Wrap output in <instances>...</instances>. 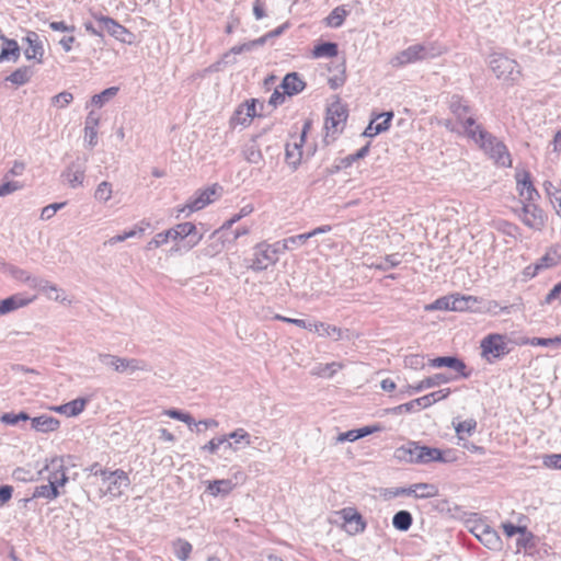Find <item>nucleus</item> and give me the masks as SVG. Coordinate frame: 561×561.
I'll return each mask as SVG.
<instances>
[{"instance_id":"nucleus-1","label":"nucleus","mask_w":561,"mask_h":561,"mask_svg":"<svg viewBox=\"0 0 561 561\" xmlns=\"http://www.w3.org/2000/svg\"><path fill=\"white\" fill-rule=\"evenodd\" d=\"M202 239L196 226L192 222L179 224L175 227L160 232L149 242L148 245H164L173 242L175 245H196Z\"/></svg>"},{"instance_id":"nucleus-2","label":"nucleus","mask_w":561,"mask_h":561,"mask_svg":"<svg viewBox=\"0 0 561 561\" xmlns=\"http://www.w3.org/2000/svg\"><path fill=\"white\" fill-rule=\"evenodd\" d=\"M474 141L495 164L501 167H511L512 158L507 147L497 137L481 128L471 139Z\"/></svg>"},{"instance_id":"nucleus-3","label":"nucleus","mask_w":561,"mask_h":561,"mask_svg":"<svg viewBox=\"0 0 561 561\" xmlns=\"http://www.w3.org/2000/svg\"><path fill=\"white\" fill-rule=\"evenodd\" d=\"M449 108L454 114L457 124L462 129V135L472 139L483 126L477 123L472 108L468 102L459 95H453L449 101Z\"/></svg>"},{"instance_id":"nucleus-4","label":"nucleus","mask_w":561,"mask_h":561,"mask_svg":"<svg viewBox=\"0 0 561 561\" xmlns=\"http://www.w3.org/2000/svg\"><path fill=\"white\" fill-rule=\"evenodd\" d=\"M440 54L442 49L433 43L415 44L397 54L392 58L391 65L393 67H401L420 60L435 58Z\"/></svg>"},{"instance_id":"nucleus-5","label":"nucleus","mask_w":561,"mask_h":561,"mask_svg":"<svg viewBox=\"0 0 561 561\" xmlns=\"http://www.w3.org/2000/svg\"><path fill=\"white\" fill-rule=\"evenodd\" d=\"M253 210L254 207L251 204L243 206L238 214L233 215L221 226L219 230L216 231L215 234L217 236L218 240H221L222 245H225V243H233L238 240L239 237L248 233L247 228L232 229V226L243 217L249 216Z\"/></svg>"},{"instance_id":"nucleus-6","label":"nucleus","mask_w":561,"mask_h":561,"mask_svg":"<svg viewBox=\"0 0 561 561\" xmlns=\"http://www.w3.org/2000/svg\"><path fill=\"white\" fill-rule=\"evenodd\" d=\"M98 360L102 365L112 368L117 373H125L127 370L130 373L136 370H149L148 365L144 360L137 358L119 357L110 353H99Z\"/></svg>"},{"instance_id":"nucleus-7","label":"nucleus","mask_w":561,"mask_h":561,"mask_svg":"<svg viewBox=\"0 0 561 561\" xmlns=\"http://www.w3.org/2000/svg\"><path fill=\"white\" fill-rule=\"evenodd\" d=\"M480 347L482 350V356L485 357L489 363H493L495 359H500L510 353L507 337L499 333L486 335L481 341Z\"/></svg>"},{"instance_id":"nucleus-8","label":"nucleus","mask_w":561,"mask_h":561,"mask_svg":"<svg viewBox=\"0 0 561 561\" xmlns=\"http://www.w3.org/2000/svg\"><path fill=\"white\" fill-rule=\"evenodd\" d=\"M489 65L499 79L515 80L519 75L518 64L500 53L490 55Z\"/></svg>"},{"instance_id":"nucleus-9","label":"nucleus","mask_w":561,"mask_h":561,"mask_svg":"<svg viewBox=\"0 0 561 561\" xmlns=\"http://www.w3.org/2000/svg\"><path fill=\"white\" fill-rule=\"evenodd\" d=\"M278 248H255V252L244 259V265L255 272L264 271L278 261Z\"/></svg>"},{"instance_id":"nucleus-10","label":"nucleus","mask_w":561,"mask_h":561,"mask_svg":"<svg viewBox=\"0 0 561 561\" xmlns=\"http://www.w3.org/2000/svg\"><path fill=\"white\" fill-rule=\"evenodd\" d=\"M102 482L106 484V490L104 491V495H110L112 497L122 496L124 489L130 485V479L127 472L122 469H116L114 471L103 472Z\"/></svg>"},{"instance_id":"nucleus-11","label":"nucleus","mask_w":561,"mask_h":561,"mask_svg":"<svg viewBox=\"0 0 561 561\" xmlns=\"http://www.w3.org/2000/svg\"><path fill=\"white\" fill-rule=\"evenodd\" d=\"M450 389L445 388L437 391H434L432 393H428L426 396H423L421 398L411 400L407 403L400 404L393 409L394 412H413L419 411L421 409H426L431 407L432 404L446 399L450 394Z\"/></svg>"},{"instance_id":"nucleus-12","label":"nucleus","mask_w":561,"mask_h":561,"mask_svg":"<svg viewBox=\"0 0 561 561\" xmlns=\"http://www.w3.org/2000/svg\"><path fill=\"white\" fill-rule=\"evenodd\" d=\"M347 119V110L341 102H333L327 108L325 116V129L329 133L337 134L343 130L345 122Z\"/></svg>"},{"instance_id":"nucleus-13","label":"nucleus","mask_w":561,"mask_h":561,"mask_svg":"<svg viewBox=\"0 0 561 561\" xmlns=\"http://www.w3.org/2000/svg\"><path fill=\"white\" fill-rule=\"evenodd\" d=\"M94 19L100 27L108 35L122 43L131 44L133 34L116 20L106 15H95Z\"/></svg>"},{"instance_id":"nucleus-14","label":"nucleus","mask_w":561,"mask_h":561,"mask_svg":"<svg viewBox=\"0 0 561 561\" xmlns=\"http://www.w3.org/2000/svg\"><path fill=\"white\" fill-rule=\"evenodd\" d=\"M340 514L344 520L345 530L350 535L355 536L365 531L367 524L356 508L345 507L340 512Z\"/></svg>"},{"instance_id":"nucleus-15","label":"nucleus","mask_w":561,"mask_h":561,"mask_svg":"<svg viewBox=\"0 0 561 561\" xmlns=\"http://www.w3.org/2000/svg\"><path fill=\"white\" fill-rule=\"evenodd\" d=\"M420 450V442L409 440L407 444L396 448L393 456L397 460L405 463L423 465Z\"/></svg>"},{"instance_id":"nucleus-16","label":"nucleus","mask_w":561,"mask_h":561,"mask_svg":"<svg viewBox=\"0 0 561 561\" xmlns=\"http://www.w3.org/2000/svg\"><path fill=\"white\" fill-rule=\"evenodd\" d=\"M519 217L528 227L538 229L542 226L545 216L535 202H529L524 204Z\"/></svg>"},{"instance_id":"nucleus-17","label":"nucleus","mask_w":561,"mask_h":561,"mask_svg":"<svg viewBox=\"0 0 561 561\" xmlns=\"http://www.w3.org/2000/svg\"><path fill=\"white\" fill-rule=\"evenodd\" d=\"M517 188L519 196L525 203L535 202L539 197L538 191L535 188L530 173L525 171L516 175Z\"/></svg>"},{"instance_id":"nucleus-18","label":"nucleus","mask_w":561,"mask_h":561,"mask_svg":"<svg viewBox=\"0 0 561 561\" xmlns=\"http://www.w3.org/2000/svg\"><path fill=\"white\" fill-rule=\"evenodd\" d=\"M428 365L434 368L448 367L457 371L463 378H468L470 376V374L466 371L467 366L465 362L457 356L435 357L430 359Z\"/></svg>"},{"instance_id":"nucleus-19","label":"nucleus","mask_w":561,"mask_h":561,"mask_svg":"<svg viewBox=\"0 0 561 561\" xmlns=\"http://www.w3.org/2000/svg\"><path fill=\"white\" fill-rule=\"evenodd\" d=\"M476 538L488 549L493 551L502 550L503 542L499 533L488 525L481 526V534H477L472 530Z\"/></svg>"},{"instance_id":"nucleus-20","label":"nucleus","mask_w":561,"mask_h":561,"mask_svg":"<svg viewBox=\"0 0 561 561\" xmlns=\"http://www.w3.org/2000/svg\"><path fill=\"white\" fill-rule=\"evenodd\" d=\"M214 195H215L214 188H206L204 191L197 192L193 197H191L187 201V203L181 209V211L184 213L187 210V213L191 214V213L201 210L214 201L213 199Z\"/></svg>"},{"instance_id":"nucleus-21","label":"nucleus","mask_w":561,"mask_h":561,"mask_svg":"<svg viewBox=\"0 0 561 561\" xmlns=\"http://www.w3.org/2000/svg\"><path fill=\"white\" fill-rule=\"evenodd\" d=\"M36 299V296L26 297L23 294H15L5 299L0 300L1 316L8 314L20 308L26 307Z\"/></svg>"},{"instance_id":"nucleus-22","label":"nucleus","mask_w":561,"mask_h":561,"mask_svg":"<svg viewBox=\"0 0 561 561\" xmlns=\"http://www.w3.org/2000/svg\"><path fill=\"white\" fill-rule=\"evenodd\" d=\"M24 39L28 45L24 50L25 58L28 60L35 59L38 64H42L44 48L38 34L35 32H28Z\"/></svg>"},{"instance_id":"nucleus-23","label":"nucleus","mask_w":561,"mask_h":561,"mask_svg":"<svg viewBox=\"0 0 561 561\" xmlns=\"http://www.w3.org/2000/svg\"><path fill=\"white\" fill-rule=\"evenodd\" d=\"M255 115L256 104L255 100H252L251 102H247L245 104L240 105L236 110L233 116L231 117V123L233 125L247 126Z\"/></svg>"},{"instance_id":"nucleus-24","label":"nucleus","mask_w":561,"mask_h":561,"mask_svg":"<svg viewBox=\"0 0 561 561\" xmlns=\"http://www.w3.org/2000/svg\"><path fill=\"white\" fill-rule=\"evenodd\" d=\"M393 117L392 112H386L377 115L375 119H373L369 125L366 127L364 131V136L374 137L385 130H387L390 126V122Z\"/></svg>"},{"instance_id":"nucleus-25","label":"nucleus","mask_w":561,"mask_h":561,"mask_svg":"<svg viewBox=\"0 0 561 561\" xmlns=\"http://www.w3.org/2000/svg\"><path fill=\"white\" fill-rule=\"evenodd\" d=\"M457 377L448 376L444 373H438L433 376L426 377L416 385H413V387H410V389L414 392H421L425 389L438 387L443 383H448L453 380H455Z\"/></svg>"},{"instance_id":"nucleus-26","label":"nucleus","mask_w":561,"mask_h":561,"mask_svg":"<svg viewBox=\"0 0 561 561\" xmlns=\"http://www.w3.org/2000/svg\"><path fill=\"white\" fill-rule=\"evenodd\" d=\"M397 494L413 495L416 499L432 497L437 494V488L430 483H415L407 489H401Z\"/></svg>"},{"instance_id":"nucleus-27","label":"nucleus","mask_w":561,"mask_h":561,"mask_svg":"<svg viewBox=\"0 0 561 561\" xmlns=\"http://www.w3.org/2000/svg\"><path fill=\"white\" fill-rule=\"evenodd\" d=\"M49 466L47 467V469ZM50 468L53 469V472L48 476V482L50 485H54L57 490L59 486H64L67 481L68 477L66 476L62 459H53L50 462Z\"/></svg>"},{"instance_id":"nucleus-28","label":"nucleus","mask_w":561,"mask_h":561,"mask_svg":"<svg viewBox=\"0 0 561 561\" xmlns=\"http://www.w3.org/2000/svg\"><path fill=\"white\" fill-rule=\"evenodd\" d=\"M0 39L3 42V47L0 53V62L4 60L16 61L21 55V49L15 39H11L5 37L4 35H0Z\"/></svg>"},{"instance_id":"nucleus-29","label":"nucleus","mask_w":561,"mask_h":561,"mask_svg":"<svg viewBox=\"0 0 561 561\" xmlns=\"http://www.w3.org/2000/svg\"><path fill=\"white\" fill-rule=\"evenodd\" d=\"M60 425L59 420L49 415L32 417L31 426L37 432L49 433L57 431Z\"/></svg>"},{"instance_id":"nucleus-30","label":"nucleus","mask_w":561,"mask_h":561,"mask_svg":"<svg viewBox=\"0 0 561 561\" xmlns=\"http://www.w3.org/2000/svg\"><path fill=\"white\" fill-rule=\"evenodd\" d=\"M279 88L284 90V93H286L287 96H291L304 90L305 82L296 72H293L285 76Z\"/></svg>"},{"instance_id":"nucleus-31","label":"nucleus","mask_w":561,"mask_h":561,"mask_svg":"<svg viewBox=\"0 0 561 561\" xmlns=\"http://www.w3.org/2000/svg\"><path fill=\"white\" fill-rule=\"evenodd\" d=\"M70 187L81 186L84 181V168L81 165H69L61 174Z\"/></svg>"},{"instance_id":"nucleus-32","label":"nucleus","mask_w":561,"mask_h":561,"mask_svg":"<svg viewBox=\"0 0 561 561\" xmlns=\"http://www.w3.org/2000/svg\"><path fill=\"white\" fill-rule=\"evenodd\" d=\"M307 127H308V124H306L304 127L299 144L295 142L294 145L288 144L286 146V162L289 165H293L294 168H297V165L300 163V160H301V156H302L301 145L305 141Z\"/></svg>"},{"instance_id":"nucleus-33","label":"nucleus","mask_w":561,"mask_h":561,"mask_svg":"<svg viewBox=\"0 0 561 561\" xmlns=\"http://www.w3.org/2000/svg\"><path fill=\"white\" fill-rule=\"evenodd\" d=\"M310 331H313L323 337H333L335 341L341 340L343 336V331L341 328H337L335 325H331V324H328L324 322L311 323Z\"/></svg>"},{"instance_id":"nucleus-34","label":"nucleus","mask_w":561,"mask_h":561,"mask_svg":"<svg viewBox=\"0 0 561 561\" xmlns=\"http://www.w3.org/2000/svg\"><path fill=\"white\" fill-rule=\"evenodd\" d=\"M420 453L423 458V465H427L431 462H447L448 461V459L445 457L446 451H444L439 448H436V447L421 445Z\"/></svg>"},{"instance_id":"nucleus-35","label":"nucleus","mask_w":561,"mask_h":561,"mask_svg":"<svg viewBox=\"0 0 561 561\" xmlns=\"http://www.w3.org/2000/svg\"><path fill=\"white\" fill-rule=\"evenodd\" d=\"M50 251L44 255V264L46 266L56 265L58 263L67 264L70 261V254L62 248H49Z\"/></svg>"},{"instance_id":"nucleus-36","label":"nucleus","mask_w":561,"mask_h":561,"mask_svg":"<svg viewBox=\"0 0 561 561\" xmlns=\"http://www.w3.org/2000/svg\"><path fill=\"white\" fill-rule=\"evenodd\" d=\"M244 159L252 164H260L263 162V154L259 145L256 144V138L251 139L249 144H247L242 150Z\"/></svg>"},{"instance_id":"nucleus-37","label":"nucleus","mask_w":561,"mask_h":561,"mask_svg":"<svg viewBox=\"0 0 561 561\" xmlns=\"http://www.w3.org/2000/svg\"><path fill=\"white\" fill-rule=\"evenodd\" d=\"M33 76L31 67L24 66L14 70L10 76L7 77V81L20 87L26 84Z\"/></svg>"},{"instance_id":"nucleus-38","label":"nucleus","mask_w":561,"mask_h":561,"mask_svg":"<svg viewBox=\"0 0 561 561\" xmlns=\"http://www.w3.org/2000/svg\"><path fill=\"white\" fill-rule=\"evenodd\" d=\"M412 523L413 517L409 511H399L392 517V525L399 531H408Z\"/></svg>"},{"instance_id":"nucleus-39","label":"nucleus","mask_w":561,"mask_h":561,"mask_svg":"<svg viewBox=\"0 0 561 561\" xmlns=\"http://www.w3.org/2000/svg\"><path fill=\"white\" fill-rule=\"evenodd\" d=\"M350 11L344 5L334 8L331 13L325 18V23L330 27H340L348 15Z\"/></svg>"},{"instance_id":"nucleus-40","label":"nucleus","mask_w":561,"mask_h":561,"mask_svg":"<svg viewBox=\"0 0 561 561\" xmlns=\"http://www.w3.org/2000/svg\"><path fill=\"white\" fill-rule=\"evenodd\" d=\"M330 229H331L330 226H324V227L316 228L314 230H312L310 232H306V233H300V234L288 237V238L283 240V244L282 245H288L289 243H291V244L306 243L310 238H312V237H314V236H317L319 233L327 232Z\"/></svg>"},{"instance_id":"nucleus-41","label":"nucleus","mask_w":561,"mask_h":561,"mask_svg":"<svg viewBox=\"0 0 561 561\" xmlns=\"http://www.w3.org/2000/svg\"><path fill=\"white\" fill-rule=\"evenodd\" d=\"M478 302V298L474 296H462L453 295V307L454 311H468L473 310L474 304Z\"/></svg>"},{"instance_id":"nucleus-42","label":"nucleus","mask_w":561,"mask_h":561,"mask_svg":"<svg viewBox=\"0 0 561 561\" xmlns=\"http://www.w3.org/2000/svg\"><path fill=\"white\" fill-rule=\"evenodd\" d=\"M234 484L231 480L222 479V480H215L210 482L207 486V490L209 493L214 496L217 495H227L231 492Z\"/></svg>"},{"instance_id":"nucleus-43","label":"nucleus","mask_w":561,"mask_h":561,"mask_svg":"<svg viewBox=\"0 0 561 561\" xmlns=\"http://www.w3.org/2000/svg\"><path fill=\"white\" fill-rule=\"evenodd\" d=\"M339 53L337 44L332 42H324L320 43L314 46L312 50V56L314 58H322V57H335Z\"/></svg>"},{"instance_id":"nucleus-44","label":"nucleus","mask_w":561,"mask_h":561,"mask_svg":"<svg viewBox=\"0 0 561 561\" xmlns=\"http://www.w3.org/2000/svg\"><path fill=\"white\" fill-rule=\"evenodd\" d=\"M173 552L175 557L181 561H186L190 558V554L192 552V545L182 538H178L172 543Z\"/></svg>"},{"instance_id":"nucleus-45","label":"nucleus","mask_w":561,"mask_h":561,"mask_svg":"<svg viewBox=\"0 0 561 561\" xmlns=\"http://www.w3.org/2000/svg\"><path fill=\"white\" fill-rule=\"evenodd\" d=\"M401 263V255L399 253H393L386 255L382 259L377 260L376 262H373L370 266L387 271L389 268H392Z\"/></svg>"},{"instance_id":"nucleus-46","label":"nucleus","mask_w":561,"mask_h":561,"mask_svg":"<svg viewBox=\"0 0 561 561\" xmlns=\"http://www.w3.org/2000/svg\"><path fill=\"white\" fill-rule=\"evenodd\" d=\"M118 92L117 87H111L105 90H103L99 94H94L90 101L91 105L102 107L104 104H106L110 100H112Z\"/></svg>"},{"instance_id":"nucleus-47","label":"nucleus","mask_w":561,"mask_h":561,"mask_svg":"<svg viewBox=\"0 0 561 561\" xmlns=\"http://www.w3.org/2000/svg\"><path fill=\"white\" fill-rule=\"evenodd\" d=\"M88 403V399L77 398L68 403H65L64 414L67 416H77L80 414Z\"/></svg>"},{"instance_id":"nucleus-48","label":"nucleus","mask_w":561,"mask_h":561,"mask_svg":"<svg viewBox=\"0 0 561 561\" xmlns=\"http://www.w3.org/2000/svg\"><path fill=\"white\" fill-rule=\"evenodd\" d=\"M60 492L54 485L42 484L35 488L33 497H44L47 500H55L59 496Z\"/></svg>"},{"instance_id":"nucleus-49","label":"nucleus","mask_w":561,"mask_h":561,"mask_svg":"<svg viewBox=\"0 0 561 561\" xmlns=\"http://www.w3.org/2000/svg\"><path fill=\"white\" fill-rule=\"evenodd\" d=\"M38 289L44 291L49 299H54L56 301H62L64 298H60V296L57 294L59 291L58 287L50 282L41 278L38 282Z\"/></svg>"},{"instance_id":"nucleus-50","label":"nucleus","mask_w":561,"mask_h":561,"mask_svg":"<svg viewBox=\"0 0 561 561\" xmlns=\"http://www.w3.org/2000/svg\"><path fill=\"white\" fill-rule=\"evenodd\" d=\"M142 232H144L142 228H133V229L126 230L122 233H116V234L112 236L106 242H104V244L106 245V243H110L111 245H113L115 243H121L129 238H135L137 236H140Z\"/></svg>"},{"instance_id":"nucleus-51","label":"nucleus","mask_w":561,"mask_h":561,"mask_svg":"<svg viewBox=\"0 0 561 561\" xmlns=\"http://www.w3.org/2000/svg\"><path fill=\"white\" fill-rule=\"evenodd\" d=\"M561 261V252L559 253L557 250L552 252H548L543 255L536 264L541 270L549 268L556 266Z\"/></svg>"},{"instance_id":"nucleus-52","label":"nucleus","mask_w":561,"mask_h":561,"mask_svg":"<svg viewBox=\"0 0 561 561\" xmlns=\"http://www.w3.org/2000/svg\"><path fill=\"white\" fill-rule=\"evenodd\" d=\"M113 193L112 184L107 181L101 182L95 192H94V198L98 202L106 203L111 199Z\"/></svg>"},{"instance_id":"nucleus-53","label":"nucleus","mask_w":561,"mask_h":561,"mask_svg":"<svg viewBox=\"0 0 561 561\" xmlns=\"http://www.w3.org/2000/svg\"><path fill=\"white\" fill-rule=\"evenodd\" d=\"M427 310H449L454 311L453 295L444 296L436 299L433 304L426 307Z\"/></svg>"},{"instance_id":"nucleus-54","label":"nucleus","mask_w":561,"mask_h":561,"mask_svg":"<svg viewBox=\"0 0 561 561\" xmlns=\"http://www.w3.org/2000/svg\"><path fill=\"white\" fill-rule=\"evenodd\" d=\"M73 101L72 93L62 91L51 98V104L58 108H65Z\"/></svg>"},{"instance_id":"nucleus-55","label":"nucleus","mask_w":561,"mask_h":561,"mask_svg":"<svg viewBox=\"0 0 561 561\" xmlns=\"http://www.w3.org/2000/svg\"><path fill=\"white\" fill-rule=\"evenodd\" d=\"M476 427H477V421L474 419H467L465 421L459 422L455 426V431H456L457 435L459 437H461L460 435L462 433H467V434L471 435L476 431Z\"/></svg>"},{"instance_id":"nucleus-56","label":"nucleus","mask_w":561,"mask_h":561,"mask_svg":"<svg viewBox=\"0 0 561 561\" xmlns=\"http://www.w3.org/2000/svg\"><path fill=\"white\" fill-rule=\"evenodd\" d=\"M529 344L533 346H560L561 345V335L554 337H533L529 341Z\"/></svg>"},{"instance_id":"nucleus-57","label":"nucleus","mask_w":561,"mask_h":561,"mask_svg":"<svg viewBox=\"0 0 561 561\" xmlns=\"http://www.w3.org/2000/svg\"><path fill=\"white\" fill-rule=\"evenodd\" d=\"M227 438H228V436H225V435L214 437L206 445H204L202 447V450L208 451L209 454L214 455L218 451V449L220 448V446L224 443H227Z\"/></svg>"},{"instance_id":"nucleus-58","label":"nucleus","mask_w":561,"mask_h":561,"mask_svg":"<svg viewBox=\"0 0 561 561\" xmlns=\"http://www.w3.org/2000/svg\"><path fill=\"white\" fill-rule=\"evenodd\" d=\"M228 438L233 439L236 444H239L241 442H244L245 445H250V435L249 433L243 428H237L236 431L229 433Z\"/></svg>"},{"instance_id":"nucleus-59","label":"nucleus","mask_w":561,"mask_h":561,"mask_svg":"<svg viewBox=\"0 0 561 561\" xmlns=\"http://www.w3.org/2000/svg\"><path fill=\"white\" fill-rule=\"evenodd\" d=\"M274 319L283 321V322L295 324V325H297L299 328H302V329L311 330V322H309L307 320H304V319L287 318V317H284V316H280V314H275Z\"/></svg>"},{"instance_id":"nucleus-60","label":"nucleus","mask_w":561,"mask_h":561,"mask_svg":"<svg viewBox=\"0 0 561 561\" xmlns=\"http://www.w3.org/2000/svg\"><path fill=\"white\" fill-rule=\"evenodd\" d=\"M22 187H23V185L16 181H8L0 185V197L12 194V193L21 190Z\"/></svg>"},{"instance_id":"nucleus-61","label":"nucleus","mask_w":561,"mask_h":561,"mask_svg":"<svg viewBox=\"0 0 561 561\" xmlns=\"http://www.w3.org/2000/svg\"><path fill=\"white\" fill-rule=\"evenodd\" d=\"M543 465L548 468L561 470V454H551L543 457Z\"/></svg>"},{"instance_id":"nucleus-62","label":"nucleus","mask_w":561,"mask_h":561,"mask_svg":"<svg viewBox=\"0 0 561 561\" xmlns=\"http://www.w3.org/2000/svg\"><path fill=\"white\" fill-rule=\"evenodd\" d=\"M405 366L410 368L417 369L424 366V356L422 355H410L404 359Z\"/></svg>"},{"instance_id":"nucleus-63","label":"nucleus","mask_w":561,"mask_h":561,"mask_svg":"<svg viewBox=\"0 0 561 561\" xmlns=\"http://www.w3.org/2000/svg\"><path fill=\"white\" fill-rule=\"evenodd\" d=\"M265 43H266V36H261V37H259L256 39L243 43L241 45H242V48H243V53H248V51H252L256 47H260V46L264 45Z\"/></svg>"},{"instance_id":"nucleus-64","label":"nucleus","mask_w":561,"mask_h":561,"mask_svg":"<svg viewBox=\"0 0 561 561\" xmlns=\"http://www.w3.org/2000/svg\"><path fill=\"white\" fill-rule=\"evenodd\" d=\"M84 140L90 147L95 146L98 141V128L84 127Z\"/></svg>"}]
</instances>
